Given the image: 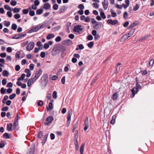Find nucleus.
Segmentation results:
<instances>
[{"label":"nucleus","mask_w":154,"mask_h":154,"mask_svg":"<svg viewBox=\"0 0 154 154\" xmlns=\"http://www.w3.org/2000/svg\"><path fill=\"white\" fill-rule=\"evenodd\" d=\"M13 9V8L12 9L10 8V17L12 16V14L11 12V10L13 11L14 13H18L19 12L20 10H21L20 8H15L13 9Z\"/></svg>","instance_id":"obj_14"},{"label":"nucleus","mask_w":154,"mask_h":154,"mask_svg":"<svg viewBox=\"0 0 154 154\" xmlns=\"http://www.w3.org/2000/svg\"><path fill=\"white\" fill-rule=\"evenodd\" d=\"M48 134H47L46 135H45L44 137V138L43 139V141L42 142V143H43V144H44L45 143L46 141L47 138L48 136Z\"/></svg>","instance_id":"obj_28"},{"label":"nucleus","mask_w":154,"mask_h":154,"mask_svg":"<svg viewBox=\"0 0 154 154\" xmlns=\"http://www.w3.org/2000/svg\"><path fill=\"white\" fill-rule=\"evenodd\" d=\"M72 114V110L71 109L70 110L68 113L67 116V121L66 122V126L67 127H68L70 122L71 117V115Z\"/></svg>","instance_id":"obj_4"},{"label":"nucleus","mask_w":154,"mask_h":154,"mask_svg":"<svg viewBox=\"0 0 154 154\" xmlns=\"http://www.w3.org/2000/svg\"><path fill=\"white\" fill-rule=\"evenodd\" d=\"M6 89H5L4 88H2L0 90L1 93L2 94H4L5 92Z\"/></svg>","instance_id":"obj_64"},{"label":"nucleus","mask_w":154,"mask_h":154,"mask_svg":"<svg viewBox=\"0 0 154 154\" xmlns=\"http://www.w3.org/2000/svg\"><path fill=\"white\" fill-rule=\"evenodd\" d=\"M48 77V75L47 74L44 75H42V79L45 80Z\"/></svg>","instance_id":"obj_56"},{"label":"nucleus","mask_w":154,"mask_h":154,"mask_svg":"<svg viewBox=\"0 0 154 154\" xmlns=\"http://www.w3.org/2000/svg\"><path fill=\"white\" fill-rule=\"evenodd\" d=\"M94 44V42H91L88 44L87 45L89 48H91L93 46Z\"/></svg>","instance_id":"obj_33"},{"label":"nucleus","mask_w":154,"mask_h":154,"mask_svg":"<svg viewBox=\"0 0 154 154\" xmlns=\"http://www.w3.org/2000/svg\"><path fill=\"white\" fill-rule=\"evenodd\" d=\"M62 51L61 54V56L62 58H63L64 57V54L65 53L66 51V48H64V46H63V49H62Z\"/></svg>","instance_id":"obj_24"},{"label":"nucleus","mask_w":154,"mask_h":154,"mask_svg":"<svg viewBox=\"0 0 154 154\" xmlns=\"http://www.w3.org/2000/svg\"><path fill=\"white\" fill-rule=\"evenodd\" d=\"M78 8L81 10H83L84 8V6L83 5L81 4L78 5Z\"/></svg>","instance_id":"obj_48"},{"label":"nucleus","mask_w":154,"mask_h":154,"mask_svg":"<svg viewBox=\"0 0 154 154\" xmlns=\"http://www.w3.org/2000/svg\"><path fill=\"white\" fill-rule=\"evenodd\" d=\"M51 7L50 4L48 3H45L44 5V6L43 8H44L45 10H47L49 9Z\"/></svg>","instance_id":"obj_19"},{"label":"nucleus","mask_w":154,"mask_h":154,"mask_svg":"<svg viewBox=\"0 0 154 154\" xmlns=\"http://www.w3.org/2000/svg\"><path fill=\"white\" fill-rule=\"evenodd\" d=\"M3 137L5 139L9 138L10 137L9 134L7 133H5L3 134Z\"/></svg>","instance_id":"obj_39"},{"label":"nucleus","mask_w":154,"mask_h":154,"mask_svg":"<svg viewBox=\"0 0 154 154\" xmlns=\"http://www.w3.org/2000/svg\"><path fill=\"white\" fill-rule=\"evenodd\" d=\"M8 98V96L5 95L4 97L2 100L3 103L5 104L6 101Z\"/></svg>","instance_id":"obj_32"},{"label":"nucleus","mask_w":154,"mask_h":154,"mask_svg":"<svg viewBox=\"0 0 154 154\" xmlns=\"http://www.w3.org/2000/svg\"><path fill=\"white\" fill-rule=\"evenodd\" d=\"M43 11L42 9H38L36 11V14L38 15H40L43 13Z\"/></svg>","instance_id":"obj_34"},{"label":"nucleus","mask_w":154,"mask_h":154,"mask_svg":"<svg viewBox=\"0 0 154 154\" xmlns=\"http://www.w3.org/2000/svg\"><path fill=\"white\" fill-rule=\"evenodd\" d=\"M88 118L87 117L85 121L84 127V131H86L89 127V123L88 121Z\"/></svg>","instance_id":"obj_9"},{"label":"nucleus","mask_w":154,"mask_h":154,"mask_svg":"<svg viewBox=\"0 0 154 154\" xmlns=\"http://www.w3.org/2000/svg\"><path fill=\"white\" fill-rule=\"evenodd\" d=\"M63 49V46L62 45L58 44L55 46L53 48L51 54L53 56H55L59 53Z\"/></svg>","instance_id":"obj_1"},{"label":"nucleus","mask_w":154,"mask_h":154,"mask_svg":"<svg viewBox=\"0 0 154 154\" xmlns=\"http://www.w3.org/2000/svg\"><path fill=\"white\" fill-rule=\"evenodd\" d=\"M34 46V43L33 42H30L26 47V50L29 51H30L33 48Z\"/></svg>","instance_id":"obj_7"},{"label":"nucleus","mask_w":154,"mask_h":154,"mask_svg":"<svg viewBox=\"0 0 154 154\" xmlns=\"http://www.w3.org/2000/svg\"><path fill=\"white\" fill-rule=\"evenodd\" d=\"M46 109L47 111L52 109H53V103L51 102L49 103L48 104V107L47 106Z\"/></svg>","instance_id":"obj_18"},{"label":"nucleus","mask_w":154,"mask_h":154,"mask_svg":"<svg viewBox=\"0 0 154 154\" xmlns=\"http://www.w3.org/2000/svg\"><path fill=\"white\" fill-rule=\"evenodd\" d=\"M26 33H24V34L21 33L20 34H18V37H19V39H20V38L23 37H24V36H26Z\"/></svg>","instance_id":"obj_41"},{"label":"nucleus","mask_w":154,"mask_h":154,"mask_svg":"<svg viewBox=\"0 0 154 154\" xmlns=\"http://www.w3.org/2000/svg\"><path fill=\"white\" fill-rule=\"evenodd\" d=\"M57 92L56 91H54L53 93V97L54 98H56L57 97Z\"/></svg>","instance_id":"obj_49"},{"label":"nucleus","mask_w":154,"mask_h":154,"mask_svg":"<svg viewBox=\"0 0 154 154\" xmlns=\"http://www.w3.org/2000/svg\"><path fill=\"white\" fill-rule=\"evenodd\" d=\"M84 11L83 10H80L77 12V13L80 15H82L83 14Z\"/></svg>","instance_id":"obj_62"},{"label":"nucleus","mask_w":154,"mask_h":154,"mask_svg":"<svg viewBox=\"0 0 154 154\" xmlns=\"http://www.w3.org/2000/svg\"><path fill=\"white\" fill-rule=\"evenodd\" d=\"M154 63V60L153 59H151L149 62V65L150 66L152 67Z\"/></svg>","instance_id":"obj_36"},{"label":"nucleus","mask_w":154,"mask_h":154,"mask_svg":"<svg viewBox=\"0 0 154 154\" xmlns=\"http://www.w3.org/2000/svg\"><path fill=\"white\" fill-rule=\"evenodd\" d=\"M34 5L37 6L39 5L40 4V2L38 0H35L34 2Z\"/></svg>","instance_id":"obj_63"},{"label":"nucleus","mask_w":154,"mask_h":154,"mask_svg":"<svg viewBox=\"0 0 154 154\" xmlns=\"http://www.w3.org/2000/svg\"><path fill=\"white\" fill-rule=\"evenodd\" d=\"M37 46L39 48L40 50L42 49V48L43 45L42 44L41 42L40 41H38L37 42Z\"/></svg>","instance_id":"obj_26"},{"label":"nucleus","mask_w":154,"mask_h":154,"mask_svg":"<svg viewBox=\"0 0 154 154\" xmlns=\"http://www.w3.org/2000/svg\"><path fill=\"white\" fill-rule=\"evenodd\" d=\"M100 15L103 19H105L106 18V16L103 12H100Z\"/></svg>","instance_id":"obj_46"},{"label":"nucleus","mask_w":154,"mask_h":154,"mask_svg":"<svg viewBox=\"0 0 154 154\" xmlns=\"http://www.w3.org/2000/svg\"><path fill=\"white\" fill-rule=\"evenodd\" d=\"M35 150V146L34 144L32 145L27 154H34Z\"/></svg>","instance_id":"obj_6"},{"label":"nucleus","mask_w":154,"mask_h":154,"mask_svg":"<svg viewBox=\"0 0 154 154\" xmlns=\"http://www.w3.org/2000/svg\"><path fill=\"white\" fill-rule=\"evenodd\" d=\"M49 44L48 43H45L44 45V48L45 49H47L49 47Z\"/></svg>","instance_id":"obj_57"},{"label":"nucleus","mask_w":154,"mask_h":154,"mask_svg":"<svg viewBox=\"0 0 154 154\" xmlns=\"http://www.w3.org/2000/svg\"><path fill=\"white\" fill-rule=\"evenodd\" d=\"M34 65L33 63H31L29 65V69L31 70H33Z\"/></svg>","instance_id":"obj_54"},{"label":"nucleus","mask_w":154,"mask_h":154,"mask_svg":"<svg viewBox=\"0 0 154 154\" xmlns=\"http://www.w3.org/2000/svg\"><path fill=\"white\" fill-rule=\"evenodd\" d=\"M37 79L34 76V77L32 78L29 79V80H30V81L31 83L33 84Z\"/></svg>","instance_id":"obj_29"},{"label":"nucleus","mask_w":154,"mask_h":154,"mask_svg":"<svg viewBox=\"0 0 154 154\" xmlns=\"http://www.w3.org/2000/svg\"><path fill=\"white\" fill-rule=\"evenodd\" d=\"M78 135H74V143H76L78 142Z\"/></svg>","instance_id":"obj_42"},{"label":"nucleus","mask_w":154,"mask_h":154,"mask_svg":"<svg viewBox=\"0 0 154 154\" xmlns=\"http://www.w3.org/2000/svg\"><path fill=\"white\" fill-rule=\"evenodd\" d=\"M112 11H113L112 10H111V13L112 16V17H116V15H117L116 13L115 12H113Z\"/></svg>","instance_id":"obj_60"},{"label":"nucleus","mask_w":154,"mask_h":154,"mask_svg":"<svg viewBox=\"0 0 154 154\" xmlns=\"http://www.w3.org/2000/svg\"><path fill=\"white\" fill-rule=\"evenodd\" d=\"M138 24V23L137 21H136L132 23L131 25L129 26L128 28V29H130L132 28Z\"/></svg>","instance_id":"obj_20"},{"label":"nucleus","mask_w":154,"mask_h":154,"mask_svg":"<svg viewBox=\"0 0 154 154\" xmlns=\"http://www.w3.org/2000/svg\"><path fill=\"white\" fill-rule=\"evenodd\" d=\"M2 83L3 85H5L7 83L6 79H4L2 81Z\"/></svg>","instance_id":"obj_59"},{"label":"nucleus","mask_w":154,"mask_h":154,"mask_svg":"<svg viewBox=\"0 0 154 154\" xmlns=\"http://www.w3.org/2000/svg\"><path fill=\"white\" fill-rule=\"evenodd\" d=\"M78 126V124L77 123L75 124L73 126V128L72 130V132H74L75 129Z\"/></svg>","instance_id":"obj_44"},{"label":"nucleus","mask_w":154,"mask_h":154,"mask_svg":"<svg viewBox=\"0 0 154 154\" xmlns=\"http://www.w3.org/2000/svg\"><path fill=\"white\" fill-rule=\"evenodd\" d=\"M54 36V34H48L46 37V38L48 40H49L51 38H53Z\"/></svg>","instance_id":"obj_22"},{"label":"nucleus","mask_w":154,"mask_h":154,"mask_svg":"<svg viewBox=\"0 0 154 154\" xmlns=\"http://www.w3.org/2000/svg\"><path fill=\"white\" fill-rule=\"evenodd\" d=\"M64 43H63V44H64L68 46H69L72 45V42L71 40L69 39H67L65 40L63 42Z\"/></svg>","instance_id":"obj_16"},{"label":"nucleus","mask_w":154,"mask_h":154,"mask_svg":"<svg viewBox=\"0 0 154 154\" xmlns=\"http://www.w3.org/2000/svg\"><path fill=\"white\" fill-rule=\"evenodd\" d=\"M44 104V102L42 100H40L37 102V105L38 106H42Z\"/></svg>","instance_id":"obj_31"},{"label":"nucleus","mask_w":154,"mask_h":154,"mask_svg":"<svg viewBox=\"0 0 154 154\" xmlns=\"http://www.w3.org/2000/svg\"><path fill=\"white\" fill-rule=\"evenodd\" d=\"M149 37V35H147L141 37L139 40V41L142 42L143 41L146 40Z\"/></svg>","instance_id":"obj_25"},{"label":"nucleus","mask_w":154,"mask_h":154,"mask_svg":"<svg viewBox=\"0 0 154 154\" xmlns=\"http://www.w3.org/2000/svg\"><path fill=\"white\" fill-rule=\"evenodd\" d=\"M129 37V36H128L127 34H125L123 35L121 38V40L122 41H124L125 40L127 39Z\"/></svg>","instance_id":"obj_21"},{"label":"nucleus","mask_w":154,"mask_h":154,"mask_svg":"<svg viewBox=\"0 0 154 154\" xmlns=\"http://www.w3.org/2000/svg\"><path fill=\"white\" fill-rule=\"evenodd\" d=\"M107 22L109 24H110L112 25H114L118 23L119 22L117 20H112L111 19H109L107 20Z\"/></svg>","instance_id":"obj_13"},{"label":"nucleus","mask_w":154,"mask_h":154,"mask_svg":"<svg viewBox=\"0 0 154 154\" xmlns=\"http://www.w3.org/2000/svg\"><path fill=\"white\" fill-rule=\"evenodd\" d=\"M58 8V5L56 4H54L53 5V8L54 10H57Z\"/></svg>","instance_id":"obj_43"},{"label":"nucleus","mask_w":154,"mask_h":154,"mask_svg":"<svg viewBox=\"0 0 154 154\" xmlns=\"http://www.w3.org/2000/svg\"><path fill=\"white\" fill-rule=\"evenodd\" d=\"M42 73V69H39L38 70L36 71L34 76L38 79L41 75Z\"/></svg>","instance_id":"obj_11"},{"label":"nucleus","mask_w":154,"mask_h":154,"mask_svg":"<svg viewBox=\"0 0 154 154\" xmlns=\"http://www.w3.org/2000/svg\"><path fill=\"white\" fill-rule=\"evenodd\" d=\"M20 52L19 51H18L15 54V57L16 58L19 59L20 57Z\"/></svg>","instance_id":"obj_50"},{"label":"nucleus","mask_w":154,"mask_h":154,"mask_svg":"<svg viewBox=\"0 0 154 154\" xmlns=\"http://www.w3.org/2000/svg\"><path fill=\"white\" fill-rule=\"evenodd\" d=\"M9 73L7 70H4L3 72V75L4 76L7 77L8 76Z\"/></svg>","instance_id":"obj_30"},{"label":"nucleus","mask_w":154,"mask_h":154,"mask_svg":"<svg viewBox=\"0 0 154 154\" xmlns=\"http://www.w3.org/2000/svg\"><path fill=\"white\" fill-rule=\"evenodd\" d=\"M141 87L140 85L138 83H136V87L133 88L131 90V91L132 92V94H133V97H134L135 94L137 93L138 91V90L141 89Z\"/></svg>","instance_id":"obj_3"},{"label":"nucleus","mask_w":154,"mask_h":154,"mask_svg":"<svg viewBox=\"0 0 154 154\" xmlns=\"http://www.w3.org/2000/svg\"><path fill=\"white\" fill-rule=\"evenodd\" d=\"M17 26L15 23L12 24L11 26V28L13 30H16L17 29Z\"/></svg>","instance_id":"obj_40"},{"label":"nucleus","mask_w":154,"mask_h":154,"mask_svg":"<svg viewBox=\"0 0 154 154\" xmlns=\"http://www.w3.org/2000/svg\"><path fill=\"white\" fill-rule=\"evenodd\" d=\"M29 14L30 16H33L35 14V11H30L29 12Z\"/></svg>","instance_id":"obj_55"},{"label":"nucleus","mask_w":154,"mask_h":154,"mask_svg":"<svg viewBox=\"0 0 154 154\" xmlns=\"http://www.w3.org/2000/svg\"><path fill=\"white\" fill-rule=\"evenodd\" d=\"M85 143H83L82 145L80 148V152H83L84 149L85 147Z\"/></svg>","instance_id":"obj_35"},{"label":"nucleus","mask_w":154,"mask_h":154,"mask_svg":"<svg viewBox=\"0 0 154 154\" xmlns=\"http://www.w3.org/2000/svg\"><path fill=\"white\" fill-rule=\"evenodd\" d=\"M67 8V7L65 5L61 6L59 10V13L61 14L63 13L66 10Z\"/></svg>","instance_id":"obj_15"},{"label":"nucleus","mask_w":154,"mask_h":154,"mask_svg":"<svg viewBox=\"0 0 154 154\" xmlns=\"http://www.w3.org/2000/svg\"><path fill=\"white\" fill-rule=\"evenodd\" d=\"M61 38L60 36H58L55 39V40L56 42H59L61 41Z\"/></svg>","instance_id":"obj_51"},{"label":"nucleus","mask_w":154,"mask_h":154,"mask_svg":"<svg viewBox=\"0 0 154 154\" xmlns=\"http://www.w3.org/2000/svg\"><path fill=\"white\" fill-rule=\"evenodd\" d=\"M43 136V132L42 131H40L38 134V137L39 138H41Z\"/></svg>","instance_id":"obj_38"},{"label":"nucleus","mask_w":154,"mask_h":154,"mask_svg":"<svg viewBox=\"0 0 154 154\" xmlns=\"http://www.w3.org/2000/svg\"><path fill=\"white\" fill-rule=\"evenodd\" d=\"M22 11L23 14H26L29 12V9H24Z\"/></svg>","instance_id":"obj_45"},{"label":"nucleus","mask_w":154,"mask_h":154,"mask_svg":"<svg viewBox=\"0 0 154 154\" xmlns=\"http://www.w3.org/2000/svg\"><path fill=\"white\" fill-rule=\"evenodd\" d=\"M54 120V117L53 116H48L46 119V121L45 123V125H49L52 121Z\"/></svg>","instance_id":"obj_5"},{"label":"nucleus","mask_w":154,"mask_h":154,"mask_svg":"<svg viewBox=\"0 0 154 154\" xmlns=\"http://www.w3.org/2000/svg\"><path fill=\"white\" fill-rule=\"evenodd\" d=\"M20 17V14H17L14 15V17L15 19H17Z\"/></svg>","instance_id":"obj_47"},{"label":"nucleus","mask_w":154,"mask_h":154,"mask_svg":"<svg viewBox=\"0 0 154 154\" xmlns=\"http://www.w3.org/2000/svg\"><path fill=\"white\" fill-rule=\"evenodd\" d=\"M102 5L104 9L105 10H106L108 6V0H104L102 2Z\"/></svg>","instance_id":"obj_12"},{"label":"nucleus","mask_w":154,"mask_h":154,"mask_svg":"<svg viewBox=\"0 0 154 154\" xmlns=\"http://www.w3.org/2000/svg\"><path fill=\"white\" fill-rule=\"evenodd\" d=\"M140 7V6L137 4H136L135 6L134 7L133 10L136 11Z\"/></svg>","instance_id":"obj_37"},{"label":"nucleus","mask_w":154,"mask_h":154,"mask_svg":"<svg viewBox=\"0 0 154 154\" xmlns=\"http://www.w3.org/2000/svg\"><path fill=\"white\" fill-rule=\"evenodd\" d=\"M25 74L24 73L22 74L21 76L19 77L17 79V80L19 81H20L21 80H23L25 76Z\"/></svg>","instance_id":"obj_23"},{"label":"nucleus","mask_w":154,"mask_h":154,"mask_svg":"<svg viewBox=\"0 0 154 154\" xmlns=\"http://www.w3.org/2000/svg\"><path fill=\"white\" fill-rule=\"evenodd\" d=\"M20 66L19 65H16L15 67V70L16 71H18L20 70Z\"/></svg>","instance_id":"obj_53"},{"label":"nucleus","mask_w":154,"mask_h":154,"mask_svg":"<svg viewBox=\"0 0 154 154\" xmlns=\"http://www.w3.org/2000/svg\"><path fill=\"white\" fill-rule=\"evenodd\" d=\"M93 37L91 35H89L87 37V39L88 40H92Z\"/></svg>","instance_id":"obj_58"},{"label":"nucleus","mask_w":154,"mask_h":154,"mask_svg":"<svg viewBox=\"0 0 154 154\" xmlns=\"http://www.w3.org/2000/svg\"><path fill=\"white\" fill-rule=\"evenodd\" d=\"M77 47L79 48L80 50H82L84 48V47L82 44H80L77 45Z\"/></svg>","instance_id":"obj_52"},{"label":"nucleus","mask_w":154,"mask_h":154,"mask_svg":"<svg viewBox=\"0 0 154 154\" xmlns=\"http://www.w3.org/2000/svg\"><path fill=\"white\" fill-rule=\"evenodd\" d=\"M118 97V94L117 92L114 93L112 96V98L113 100H116Z\"/></svg>","instance_id":"obj_17"},{"label":"nucleus","mask_w":154,"mask_h":154,"mask_svg":"<svg viewBox=\"0 0 154 154\" xmlns=\"http://www.w3.org/2000/svg\"><path fill=\"white\" fill-rule=\"evenodd\" d=\"M18 117L19 116L18 113H17L14 120V123L13 125V129L14 130L17 131L19 128L18 124Z\"/></svg>","instance_id":"obj_2"},{"label":"nucleus","mask_w":154,"mask_h":154,"mask_svg":"<svg viewBox=\"0 0 154 154\" xmlns=\"http://www.w3.org/2000/svg\"><path fill=\"white\" fill-rule=\"evenodd\" d=\"M102 23L97 21V23H95L93 25L94 28L96 30L100 28L102 26Z\"/></svg>","instance_id":"obj_8"},{"label":"nucleus","mask_w":154,"mask_h":154,"mask_svg":"<svg viewBox=\"0 0 154 154\" xmlns=\"http://www.w3.org/2000/svg\"><path fill=\"white\" fill-rule=\"evenodd\" d=\"M81 26L78 25L74 26V29H73L74 32H79L80 30H82V28H81Z\"/></svg>","instance_id":"obj_10"},{"label":"nucleus","mask_w":154,"mask_h":154,"mask_svg":"<svg viewBox=\"0 0 154 154\" xmlns=\"http://www.w3.org/2000/svg\"><path fill=\"white\" fill-rule=\"evenodd\" d=\"M17 4V2L14 0H11L10 1V5L12 6H15Z\"/></svg>","instance_id":"obj_27"},{"label":"nucleus","mask_w":154,"mask_h":154,"mask_svg":"<svg viewBox=\"0 0 154 154\" xmlns=\"http://www.w3.org/2000/svg\"><path fill=\"white\" fill-rule=\"evenodd\" d=\"M40 55L42 58H44L45 56V53L44 52H42L41 53Z\"/></svg>","instance_id":"obj_61"}]
</instances>
